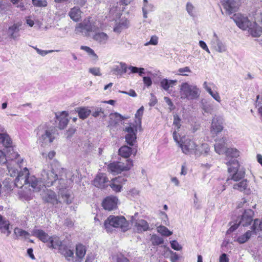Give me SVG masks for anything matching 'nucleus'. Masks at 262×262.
I'll return each mask as SVG.
<instances>
[{"label": "nucleus", "mask_w": 262, "mask_h": 262, "mask_svg": "<svg viewBox=\"0 0 262 262\" xmlns=\"http://www.w3.org/2000/svg\"><path fill=\"white\" fill-rule=\"evenodd\" d=\"M60 172L64 173V169L62 168L57 161H53L50 166L49 165L44 166L41 173L40 179L42 181L44 186L49 187L56 182L58 174Z\"/></svg>", "instance_id": "nucleus-1"}, {"label": "nucleus", "mask_w": 262, "mask_h": 262, "mask_svg": "<svg viewBox=\"0 0 262 262\" xmlns=\"http://www.w3.org/2000/svg\"><path fill=\"white\" fill-rule=\"evenodd\" d=\"M36 130L37 141L43 147L49 145L58 135L56 127L47 123L40 125Z\"/></svg>", "instance_id": "nucleus-2"}, {"label": "nucleus", "mask_w": 262, "mask_h": 262, "mask_svg": "<svg viewBox=\"0 0 262 262\" xmlns=\"http://www.w3.org/2000/svg\"><path fill=\"white\" fill-rule=\"evenodd\" d=\"M74 179L75 177L72 174V172L70 171L66 172L65 169L64 173L60 172L58 174V179L56 178V181H58L59 184L57 187L59 190V194L67 204L71 203L72 199L70 192L69 190H67V188L72 184Z\"/></svg>", "instance_id": "nucleus-3"}, {"label": "nucleus", "mask_w": 262, "mask_h": 262, "mask_svg": "<svg viewBox=\"0 0 262 262\" xmlns=\"http://www.w3.org/2000/svg\"><path fill=\"white\" fill-rule=\"evenodd\" d=\"M20 182V185H22V182L24 184H28L29 186L31 187L32 190L35 192L39 191L44 186L42 181H39L34 176L29 174V171L27 168H25L22 171L18 173L17 177L15 181V184L17 187H21L19 185V182Z\"/></svg>", "instance_id": "nucleus-4"}, {"label": "nucleus", "mask_w": 262, "mask_h": 262, "mask_svg": "<svg viewBox=\"0 0 262 262\" xmlns=\"http://www.w3.org/2000/svg\"><path fill=\"white\" fill-rule=\"evenodd\" d=\"M200 89L195 84L185 82L180 85V95L182 99L196 100L200 97Z\"/></svg>", "instance_id": "nucleus-5"}, {"label": "nucleus", "mask_w": 262, "mask_h": 262, "mask_svg": "<svg viewBox=\"0 0 262 262\" xmlns=\"http://www.w3.org/2000/svg\"><path fill=\"white\" fill-rule=\"evenodd\" d=\"M104 226L107 232H111L112 228H120L125 232L129 229V223L123 216L110 215L105 221Z\"/></svg>", "instance_id": "nucleus-6"}, {"label": "nucleus", "mask_w": 262, "mask_h": 262, "mask_svg": "<svg viewBox=\"0 0 262 262\" xmlns=\"http://www.w3.org/2000/svg\"><path fill=\"white\" fill-rule=\"evenodd\" d=\"M226 163L228 166H230L228 168L229 176L227 179V182L230 180L239 181L245 177V171L243 169L239 168V164L237 160H230Z\"/></svg>", "instance_id": "nucleus-7"}, {"label": "nucleus", "mask_w": 262, "mask_h": 262, "mask_svg": "<svg viewBox=\"0 0 262 262\" xmlns=\"http://www.w3.org/2000/svg\"><path fill=\"white\" fill-rule=\"evenodd\" d=\"M180 147L182 152L186 155L194 154L199 156L203 151L200 148H198V146L193 140L188 138H182L180 143Z\"/></svg>", "instance_id": "nucleus-8"}, {"label": "nucleus", "mask_w": 262, "mask_h": 262, "mask_svg": "<svg viewBox=\"0 0 262 262\" xmlns=\"http://www.w3.org/2000/svg\"><path fill=\"white\" fill-rule=\"evenodd\" d=\"M126 163L121 162H114L107 165V170L113 174H117L123 171L130 169L133 166V161L130 159H126Z\"/></svg>", "instance_id": "nucleus-9"}, {"label": "nucleus", "mask_w": 262, "mask_h": 262, "mask_svg": "<svg viewBox=\"0 0 262 262\" xmlns=\"http://www.w3.org/2000/svg\"><path fill=\"white\" fill-rule=\"evenodd\" d=\"M255 22L252 23L248 31L253 37L260 36L262 33V12L260 10H257L253 15Z\"/></svg>", "instance_id": "nucleus-10"}, {"label": "nucleus", "mask_w": 262, "mask_h": 262, "mask_svg": "<svg viewBox=\"0 0 262 262\" xmlns=\"http://www.w3.org/2000/svg\"><path fill=\"white\" fill-rule=\"evenodd\" d=\"M0 143H2L7 148L6 152L8 159H15L19 156L17 152L14 151L13 147L12 146V140L8 134H0Z\"/></svg>", "instance_id": "nucleus-11"}, {"label": "nucleus", "mask_w": 262, "mask_h": 262, "mask_svg": "<svg viewBox=\"0 0 262 262\" xmlns=\"http://www.w3.org/2000/svg\"><path fill=\"white\" fill-rule=\"evenodd\" d=\"M98 28L93 25L90 19H84L82 23L78 24L75 28V33L76 34H82L87 36L89 35L90 32H96Z\"/></svg>", "instance_id": "nucleus-12"}, {"label": "nucleus", "mask_w": 262, "mask_h": 262, "mask_svg": "<svg viewBox=\"0 0 262 262\" xmlns=\"http://www.w3.org/2000/svg\"><path fill=\"white\" fill-rule=\"evenodd\" d=\"M253 215L254 212L252 210L250 209H245L238 223L232 225L228 231L230 232L234 231L240 225L242 226L249 225L253 220Z\"/></svg>", "instance_id": "nucleus-13"}, {"label": "nucleus", "mask_w": 262, "mask_h": 262, "mask_svg": "<svg viewBox=\"0 0 262 262\" xmlns=\"http://www.w3.org/2000/svg\"><path fill=\"white\" fill-rule=\"evenodd\" d=\"M232 18L236 25L242 30L249 29L250 27L252 26V23L250 21L248 17L242 14H235Z\"/></svg>", "instance_id": "nucleus-14"}, {"label": "nucleus", "mask_w": 262, "mask_h": 262, "mask_svg": "<svg viewBox=\"0 0 262 262\" xmlns=\"http://www.w3.org/2000/svg\"><path fill=\"white\" fill-rule=\"evenodd\" d=\"M211 47L218 53H224L227 51V48L225 42L221 40L215 33L210 41Z\"/></svg>", "instance_id": "nucleus-15"}, {"label": "nucleus", "mask_w": 262, "mask_h": 262, "mask_svg": "<svg viewBox=\"0 0 262 262\" xmlns=\"http://www.w3.org/2000/svg\"><path fill=\"white\" fill-rule=\"evenodd\" d=\"M127 181L125 178L121 176L113 179L109 182L108 185L116 192H119L122 191L123 185Z\"/></svg>", "instance_id": "nucleus-16"}, {"label": "nucleus", "mask_w": 262, "mask_h": 262, "mask_svg": "<svg viewBox=\"0 0 262 262\" xmlns=\"http://www.w3.org/2000/svg\"><path fill=\"white\" fill-rule=\"evenodd\" d=\"M240 0H223L222 5L229 14H231L236 11L241 5Z\"/></svg>", "instance_id": "nucleus-17"}, {"label": "nucleus", "mask_w": 262, "mask_h": 262, "mask_svg": "<svg viewBox=\"0 0 262 262\" xmlns=\"http://www.w3.org/2000/svg\"><path fill=\"white\" fill-rule=\"evenodd\" d=\"M109 180L106 174L103 173L98 174L93 181L95 186L99 188H104L108 186Z\"/></svg>", "instance_id": "nucleus-18"}, {"label": "nucleus", "mask_w": 262, "mask_h": 262, "mask_svg": "<svg viewBox=\"0 0 262 262\" xmlns=\"http://www.w3.org/2000/svg\"><path fill=\"white\" fill-rule=\"evenodd\" d=\"M42 200L46 203H50L53 205L57 204L59 201L56 193L49 189L44 192L42 195Z\"/></svg>", "instance_id": "nucleus-19"}, {"label": "nucleus", "mask_w": 262, "mask_h": 262, "mask_svg": "<svg viewBox=\"0 0 262 262\" xmlns=\"http://www.w3.org/2000/svg\"><path fill=\"white\" fill-rule=\"evenodd\" d=\"M56 118L59 121L58 127L60 129H64L68 124V113L66 111L55 113Z\"/></svg>", "instance_id": "nucleus-20"}, {"label": "nucleus", "mask_w": 262, "mask_h": 262, "mask_svg": "<svg viewBox=\"0 0 262 262\" xmlns=\"http://www.w3.org/2000/svg\"><path fill=\"white\" fill-rule=\"evenodd\" d=\"M118 199L114 196L106 197L103 201L102 206L104 209L112 210L117 207Z\"/></svg>", "instance_id": "nucleus-21"}, {"label": "nucleus", "mask_w": 262, "mask_h": 262, "mask_svg": "<svg viewBox=\"0 0 262 262\" xmlns=\"http://www.w3.org/2000/svg\"><path fill=\"white\" fill-rule=\"evenodd\" d=\"M124 131L127 132V134L125 136L126 142L130 146H133L134 143L136 141V132L133 127L128 126L125 127Z\"/></svg>", "instance_id": "nucleus-22"}, {"label": "nucleus", "mask_w": 262, "mask_h": 262, "mask_svg": "<svg viewBox=\"0 0 262 262\" xmlns=\"http://www.w3.org/2000/svg\"><path fill=\"white\" fill-rule=\"evenodd\" d=\"M227 139L225 137H223L219 140H215V144H214V150L215 152L219 155L226 153L227 150L226 142Z\"/></svg>", "instance_id": "nucleus-23"}, {"label": "nucleus", "mask_w": 262, "mask_h": 262, "mask_svg": "<svg viewBox=\"0 0 262 262\" xmlns=\"http://www.w3.org/2000/svg\"><path fill=\"white\" fill-rule=\"evenodd\" d=\"M94 32L93 39L99 45H104L107 42L109 36L106 33L103 32H97V31Z\"/></svg>", "instance_id": "nucleus-24"}, {"label": "nucleus", "mask_w": 262, "mask_h": 262, "mask_svg": "<svg viewBox=\"0 0 262 262\" xmlns=\"http://www.w3.org/2000/svg\"><path fill=\"white\" fill-rule=\"evenodd\" d=\"M31 233L33 236L36 237L44 243H48L50 238L48 233L41 229H33Z\"/></svg>", "instance_id": "nucleus-25"}, {"label": "nucleus", "mask_w": 262, "mask_h": 262, "mask_svg": "<svg viewBox=\"0 0 262 262\" xmlns=\"http://www.w3.org/2000/svg\"><path fill=\"white\" fill-rule=\"evenodd\" d=\"M21 26V23H17L9 27L8 34L10 38L13 39H16L19 36V32Z\"/></svg>", "instance_id": "nucleus-26"}, {"label": "nucleus", "mask_w": 262, "mask_h": 262, "mask_svg": "<svg viewBox=\"0 0 262 262\" xmlns=\"http://www.w3.org/2000/svg\"><path fill=\"white\" fill-rule=\"evenodd\" d=\"M223 129L222 122L217 117H213L212 120L211 126V132L212 134H217L221 132Z\"/></svg>", "instance_id": "nucleus-27"}, {"label": "nucleus", "mask_w": 262, "mask_h": 262, "mask_svg": "<svg viewBox=\"0 0 262 262\" xmlns=\"http://www.w3.org/2000/svg\"><path fill=\"white\" fill-rule=\"evenodd\" d=\"M233 188L249 194L250 193V189L248 187L247 180L244 179L238 183H236L233 185Z\"/></svg>", "instance_id": "nucleus-28"}, {"label": "nucleus", "mask_w": 262, "mask_h": 262, "mask_svg": "<svg viewBox=\"0 0 262 262\" xmlns=\"http://www.w3.org/2000/svg\"><path fill=\"white\" fill-rule=\"evenodd\" d=\"M9 225V221L0 215V230L2 233L6 234L7 236H9L11 233Z\"/></svg>", "instance_id": "nucleus-29"}, {"label": "nucleus", "mask_w": 262, "mask_h": 262, "mask_svg": "<svg viewBox=\"0 0 262 262\" xmlns=\"http://www.w3.org/2000/svg\"><path fill=\"white\" fill-rule=\"evenodd\" d=\"M225 155L227 162H228L234 159L236 160L235 158L239 156V151L236 148H229L226 150Z\"/></svg>", "instance_id": "nucleus-30"}, {"label": "nucleus", "mask_w": 262, "mask_h": 262, "mask_svg": "<svg viewBox=\"0 0 262 262\" xmlns=\"http://www.w3.org/2000/svg\"><path fill=\"white\" fill-rule=\"evenodd\" d=\"M127 67L126 63L120 62L119 64L114 66L112 71L113 73L117 75H122L126 73Z\"/></svg>", "instance_id": "nucleus-31"}, {"label": "nucleus", "mask_w": 262, "mask_h": 262, "mask_svg": "<svg viewBox=\"0 0 262 262\" xmlns=\"http://www.w3.org/2000/svg\"><path fill=\"white\" fill-rule=\"evenodd\" d=\"M59 252L68 260H70V257L74 256V252L72 250L69 249L68 246L63 244L61 247L59 248Z\"/></svg>", "instance_id": "nucleus-32"}, {"label": "nucleus", "mask_w": 262, "mask_h": 262, "mask_svg": "<svg viewBox=\"0 0 262 262\" xmlns=\"http://www.w3.org/2000/svg\"><path fill=\"white\" fill-rule=\"evenodd\" d=\"M48 242V247L50 248L56 249L57 247L59 248L63 245L62 242L56 236H50Z\"/></svg>", "instance_id": "nucleus-33"}, {"label": "nucleus", "mask_w": 262, "mask_h": 262, "mask_svg": "<svg viewBox=\"0 0 262 262\" xmlns=\"http://www.w3.org/2000/svg\"><path fill=\"white\" fill-rule=\"evenodd\" d=\"M70 18L75 21H78L81 17V11L78 7L72 8L69 13Z\"/></svg>", "instance_id": "nucleus-34"}, {"label": "nucleus", "mask_w": 262, "mask_h": 262, "mask_svg": "<svg viewBox=\"0 0 262 262\" xmlns=\"http://www.w3.org/2000/svg\"><path fill=\"white\" fill-rule=\"evenodd\" d=\"M177 82V80H169L164 78L160 81V86L165 91H168L169 89L175 85Z\"/></svg>", "instance_id": "nucleus-35"}, {"label": "nucleus", "mask_w": 262, "mask_h": 262, "mask_svg": "<svg viewBox=\"0 0 262 262\" xmlns=\"http://www.w3.org/2000/svg\"><path fill=\"white\" fill-rule=\"evenodd\" d=\"M85 247L81 244H78L76 246V255L79 261H81L85 255Z\"/></svg>", "instance_id": "nucleus-36"}, {"label": "nucleus", "mask_w": 262, "mask_h": 262, "mask_svg": "<svg viewBox=\"0 0 262 262\" xmlns=\"http://www.w3.org/2000/svg\"><path fill=\"white\" fill-rule=\"evenodd\" d=\"M135 226L139 232L146 231L149 229V225L144 220H138L135 223Z\"/></svg>", "instance_id": "nucleus-37"}, {"label": "nucleus", "mask_w": 262, "mask_h": 262, "mask_svg": "<svg viewBox=\"0 0 262 262\" xmlns=\"http://www.w3.org/2000/svg\"><path fill=\"white\" fill-rule=\"evenodd\" d=\"M186 10L189 15L192 18L197 16V9L195 6L190 2H188L186 4Z\"/></svg>", "instance_id": "nucleus-38"}, {"label": "nucleus", "mask_w": 262, "mask_h": 262, "mask_svg": "<svg viewBox=\"0 0 262 262\" xmlns=\"http://www.w3.org/2000/svg\"><path fill=\"white\" fill-rule=\"evenodd\" d=\"M154 6L151 3H149L148 0H143V5L142 7V11L143 14V17L146 18L147 17V14L149 12L154 10Z\"/></svg>", "instance_id": "nucleus-39"}, {"label": "nucleus", "mask_w": 262, "mask_h": 262, "mask_svg": "<svg viewBox=\"0 0 262 262\" xmlns=\"http://www.w3.org/2000/svg\"><path fill=\"white\" fill-rule=\"evenodd\" d=\"M132 152V148L126 145L122 146L119 150V155L125 158H128L130 156Z\"/></svg>", "instance_id": "nucleus-40"}, {"label": "nucleus", "mask_w": 262, "mask_h": 262, "mask_svg": "<svg viewBox=\"0 0 262 262\" xmlns=\"http://www.w3.org/2000/svg\"><path fill=\"white\" fill-rule=\"evenodd\" d=\"M80 118L84 119L86 118L90 114L91 111L86 107H79L76 110Z\"/></svg>", "instance_id": "nucleus-41"}, {"label": "nucleus", "mask_w": 262, "mask_h": 262, "mask_svg": "<svg viewBox=\"0 0 262 262\" xmlns=\"http://www.w3.org/2000/svg\"><path fill=\"white\" fill-rule=\"evenodd\" d=\"M14 233L16 236V239L20 237L27 238L30 235L29 232L19 228H15L14 230Z\"/></svg>", "instance_id": "nucleus-42"}, {"label": "nucleus", "mask_w": 262, "mask_h": 262, "mask_svg": "<svg viewBox=\"0 0 262 262\" xmlns=\"http://www.w3.org/2000/svg\"><path fill=\"white\" fill-rule=\"evenodd\" d=\"M157 231L163 236H169L172 234L167 228L164 226H160L157 227Z\"/></svg>", "instance_id": "nucleus-43"}, {"label": "nucleus", "mask_w": 262, "mask_h": 262, "mask_svg": "<svg viewBox=\"0 0 262 262\" xmlns=\"http://www.w3.org/2000/svg\"><path fill=\"white\" fill-rule=\"evenodd\" d=\"M150 241L154 246L159 245L163 243V239L155 234L152 235Z\"/></svg>", "instance_id": "nucleus-44"}, {"label": "nucleus", "mask_w": 262, "mask_h": 262, "mask_svg": "<svg viewBox=\"0 0 262 262\" xmlns=\"http://www.w3.org/2000/svg\"><path fill=\"white\" fill-rule=\"evenodd\" d=\"M80 49L81 50H82L85 51L90 55H92L93 57H94L96 59H97L98 58V56H97V55L94 52V51L92 49H91V48H90V47H89L88 46H81L80 47Z\"/></svg>", "instance_id": "nucleus-45"}, {"label": "nucleus", "mask_w": 262, "mask_h": 262, "mask_svg": "<svg viewBox=\"0 0 262 262\" xmlns=\"http://www.w3.org/2000/svg\"><path fill=\"white\" fill-rule=\"evenodd\" d=\"M144 107L141 106L136 112L135 117L137 119V123L141 125V118L143 114Z\"/></svg>", "instance_id": "nucleus-46"}, {"label": "nucleus", "mask_w": 262, "mask_h": 262, "mask_svg": "<svg viewBox=\"0 0 262 262\" xmlns=\"http://www.w3.org/2000/svg\"><path fill=\"white\" fill-rule=\"evenodd\" d=\"M254 223H253V225L252 227V231H248L246 232V233H245L246 236V238H247V239H249L251 237V236H252V234H256L258 231H260V229H256V230H255V231H254ZM256 228H258V225H256Z\"/></svg>", "instance_id": "nucleus-47"}, {"label": "nucleus", "mask_w": 262, "mask_h": 262, "mask_svg": "<svg viewBox=\"0 0 262 262\" xmlns=\"http://www.w3.org/2000/svg\"><path fill=\"white\" fill-rule=\"evenodd\" d=\"M32 4L35 7H46L47 6L46 0H32Z\"/></svg>", "instance_id": "nucleus-48"}, {"label": "nucleus", "mask_w": 262, "mask_h": 262, "mask_svg": "<svg viewBox=\"0 0 262 262\" xmlns=\"http://www.w3.org/2000/svg\"><path fill=\"white\" fill-rule=\"evenodd\" d=\"M191 70L188 67H185L184 68H180L178 71V74L180 75H183L185 76H188V73H191Z\"/></svg>", "instance_id": "nucleus-49"}, {"label": "nucleus", "mask_w": 262, "mask_h": 262, "mask_svg": "<svg viewBox=\"0 0 262 262\" xmlns=\"http://www.w3.org/2000/svg\"><path fill=\"white\" fill-rule=\"evenodd\" d=\"M202 109L203 111L207 113H211L213 110V106L212 104H202Z\"/></svg>", "instance_id": "nucleus-50"}, {"label": "nucleus", "mask_w": 262, "mask_h": 262, "mask_svg": "<svg viewBox=\"0 0 262 262\" xmlns=\"http://www.w3.org/2000/svg\"><path fill=\"white\" fill-rule=\"evenodd\" d=\"M110 118L111 120L114 119L115 120V123H117L118 121H120L124 119V117L118 113L111 114L110 115Z\"/></svg>", "instance_id": "nucleus-51"}, {"label": "nucleus", "mask_w": 262, "mask_h": 262, "mask_svg": "<svg viewBox=\"0 0 262 262\" xmlns=\"http://www.w3.org/2000/svg\"><path fill=\"white\" fill-rule=\"evenodd\" d=\"M158 43V37L156 35H153L151 37L149 41L145 43V46H147L149 45H157Z\"/></svg>", "instance_id": "nucleus-52"}, {"label": "nucleus", "mask_w": 262, "mask_h": 262, "mask_svg": "<svg viewBox=\"0 0 262 262\" xmlns=\"http://www.w3.org/2000/svg\"><path fill=\"white\" fill-rule=\"evenodd\" d=\"M170 245L171 248L177 251H180L182 250V247L179 244V243L175 240L170 242Z\"/></svg>", "instance_id": "nucleus-53"}, {"label": "nucleus", "mask_w": 262, "mask_h": 262, "mask_svg": "<svg viewBox=\"0 0 262 262\" xmlns=\"http://www.w3.org/2000/svg\"><path fill=\"white\" fill-rule=\"evenodd\" d=\"M89 71L94 76H101L100 70L99 68H90Z\"/></svg>", "instance_id": "nucleus-54"}, {"label": "nucleus", "mask_w": 262, "mask_h": 262, "mask_svg": "<svg viewBox=\"0 0 262 262\" xmlns=\"http://www.w3.org/2000/svg\"><path fill=\"white\" fill-rule=\"evenodd\" d=\"M121 27L124 29H126L129 27V20L126 18H121L119 21Z\"/></svg>", "instance_id": "nucleus-55"}, {"label": "nucleus", "mask_w": 262, "mask_h": 262, "mask_svg": "<svg viewBox=\"0 0 262 262\" xmlns=\"http://www.w3.org/2000/svg\"><path fill=\"white\" fill-rule=\"evenodd\" d=\"M181 119L178 115L174 116L173 124L177 126V129L178 130L181 125L180 123Z\"/></svg>", "instance_id": "nucleus-56"}, {"label": "nucleus", "mask_w": 262, "mask_h": 262, "mask_svg": "<svg viewBox=\"0 0 262 262\" xmlns=\"http://www.w3.org/2000/svg\"><path fill=\"white\" fill-rule=\"evenodd\" d=\"M198 148H200L201 150L203 151L200 154V155L203 153L207 154L209 151V145L206 143L202 144L201 146L198 147Z\"/></svg>", "instance_id": "nucleus-57"}, {"label": "nucleus", "mask_w": 262, "mask_h": 262, "mask_svg": "<svg viewBox=\"0 0 262 262\" xmlns=\"http://www.w3.org/2000/svg\"><path fill=\"white\" fill-rule=\"evenodd\" d=\"M56 152L54 151H50L48 154L46 153H42V156L43 158H48L49 160H52L55 156Z\"/></svg>", "instance_id": "nucleus-58"}, {"label": "nucleus", "mask_w": 262, "mask_h": 262, "mask_svg": "<svg viewBox=\"0 0 262 262\" xmlns=\"http://www.w3.org/2000/svg\"><path fill=\"white\" fill-rule=\"evenodd\" d=\"M75 132H76V129L72 127V128H69L66 133V138L67 139L71 138L73 136V135L75 134Z\"/></svg>", "instance_id": "nucleus-59"}, {"label": "nucleus", "mask_w": 262, "mask_h": 262, "mask_svg": "<svg viewBox=\"0 0 262 262\" xmlns=\"http://www.w3.org/2000/svg\"><path fill=\"white\" fill-rule=\"evenodd\" d=\"M199 46L200 47L203 49L204 50L206 51L208 53H210V50L209 48H208L206 43L203 40H200L199 41Z\"/></svg>", "instance_id": "nucleus-60"}, {"label": "nucleus", "mask_w": 262, "mask_h": 262, "mask_svg": "<svg viewBox=\"0 0 262 262\" xmlns=\"http://www.w3.org/2000/svg\"><path fill=\"white\" fill-rule=\"evenodd\" d=\"M35 49L36 50V52L39 54H40V55L43 56L46 55L47 54H48L49 53H51L54 51L53 50H49V51L41 50L37 48H35Z\"/></svg>", "instance_id": "nucleus-61"}, {"label": "nucleus", "mask_w": 262, "mask_h": 262, "mask_svg": "<svg viewBox=\"0 0 262 262\" xmlns=\"http://www.w3.org/2000/svg\"><path fill=\"white\" fill-rule=\"evenodd\" d=\"M7 161L6 156L5 153L0 150V163L1 164H5Z\"/></svg>", "instance_id": "nucleus-62"}, {"label": "nucleus", "mask_w": 262, "mask_h": 262, "mask_svg": "<svg viewBox=\"0 0 262 262\" xmlns=\"http://www.w3.org/2000/svg\"><path fill=\"white\" fill-rule=\"evenodd\" d=\"M210 95L218 102H220L221 101L220 95L217 92H213Z\"/></svg>", "instance_id": "nucleus-63"}, {"label": "nucleus", "mask_w": 262, "mask_h": 262, "mask_svg": "<svg viewBox=\"0 0 262 262\" xmlns=\"http://www.w3.org/2000/svg\"><path fill=\"white\" fill-rule=\"evenodd\" d=\"M143 82L147 86H149L152 84L151 79L149 77H144Z\"/></svg>", "instance_id": "nucleus-64"}]
</instances>
